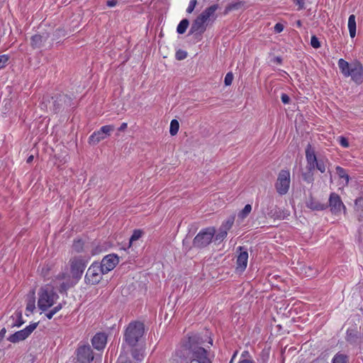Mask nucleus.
<instances>
[{
    "mask_svg": "<svg viewBox=\"0 0 363 363\" xmlns=\"http://www.w3.org/2000/svg\"><path fill=\"white\" fill-rule=\"evenodd\" d=\"M57 287V283L54 281L52 285L46 284L42 286L38 293V307L42 311H46L53 306L59 298L58 294L55 291Z\"/></svg>",
    "mask_w": 363,
    "mask_h": 363,
    "instance_id": "obj_1",
    "label": "nucleus"
},
{
    "mask_svg": "<svg viewBox=\"0 0 363 363\" xmlns=\"http://www.w3.org/2000/svg\"><path fill=\"white\" fill-rule=\"evenodd\" d=\"M337 65L344 77H350L357 84H361L363 82V65L359 61L354 60L349 63L341 58L338 60Z\"/></svg>",
    "mask_w": 363,
    "mask_h": 363,
    "instance_id": "obj_2",
    "label": "nucleus"
},
{
    "mask_svg": "<svg viewBox=\"0 0 363 363\" xmlns=\"http://www.w3.org/2000/svg\"><path fill=\"white\" fill-rule=\"evenodd\" d=\"M306 168L311 172L318 169L321 173H325L329 164V160L323 156L317 157L315 149L311 144L306 147Z\"/></svg>",
    "mask_w": 363,
    "mask_h": 363,
    "instance_id": "obj_3",
    "label": "nucleus"
},
{
    "mask_svg": "<svg viewBox=\"0 0 363 363\" xmlns=\"http://www.w3.org/2000/svg\"><path fill=\"white\" fill-rule=\"evenodd\" d=\"M145 328L143 323L139 321L131 322L128 325L124 339L125 342L130 347H134L143 337Z\"/></svg>",
    "mask_w": 363,
    "mask_h": 363,
    "instance_id": "obj_4",
    "label": "nucleus"
},
{
    "mask_svg": "<svg viewBox=\"0 0 363 363\" xmlns=\"http://www.w3.org/2000/svg\"><path fill=\"white\" fill-rule=\"evenodd\" d=\"M194 339V337H189L190 363H211L207 351L203 347L191 343Z\"/></svg>",
    "mask_w": 363,
    "mask_h": 363,
    "instance_id": "obj_5",
    "label": "nucleus"
},
{
    "mask_svg": "<svg viewBox=\"0 0 363 363\" xmlns=\"http://www.w3.org/2000/svg\"><path fill=\"white\" fill-rule=\"evenodd\" d=\"M48 103L49 108L54 113H58L71 106L72 98L66 94H60L52 96Z\"/></svg>",
    "mask_w": 363,
    "mask_h": 363,
    "instance_id": "obj_6",
    "label": "nucleus"
},
{
    "mask_svg": "<svg viewBox=\"0 0 363 363\" xmlns=\"http://www.w3.org/2000/svg\"><path fill=\"white\" fill-rule=\"evenodd\" d=\"M215 233L216 229L212 227L201 230L194 239V245L199 248L206 247L211 242Z\"/></svg>",
    "mask_w": 363,
    "mask_h": 363,
    "instance_id": "obj_7",
    "label": "nucleus"
},
{
    "mask_svg": "<svg viewBox=\"0 0 363 363\" xmlns=\"http://www.w3.org/2000/svg\"><path fill=\"white\" fill-rule=\"evenodd\" d=\"M290 172L288 169H281L277 177L275 188L279 195H285L290 187Z\"/></svg>",
    "mask_w": 363,
    "mask_h": 363,
    "instance_id": "obj_8",
    "label": "nucleus"
},
{
    "mask_svg": "<svg viewBox=\"0 0 363 363\" xmlns=\"http://www.w3.org/2000/svg\"><path fill=\"white\" fill-rule=\"evenodd\" d=\"M89 258L83 256L74 257L70 259L71 272L73 277L81 278L88 263Z\"/></svg>",
    "mask_w": 363,
    "mask_h": 363,
    "instance_id": "obj_9",
    "label": "nucleus"
},
{
    "mask_svg": "<svg viewBox=\"0 0 363 363\" xmlns=\"http://www.w3.org/2000/svg\"><path fill=\"white\" fill-rule=\"evenodd\" d=\"M105 274L102 268L99 266V263L94 262L89 267L86 273L85 280L89 284H96L99 283L102 279V275Z\"/></svg>",
    "mask_w": 363,
    "mask_h": 363,
    "instance_id": "obj_10",
    "label": "nucleus"
},
{
    "mask_svg": "<svg viewBox=\"0 0 363 363\" xmlns=\"http://www.w3.org/2000/svg\"><path fill=\"white\" fill-rule=\"evenodd\" d=\"M38 325V323H31L24 329L11 335L7 340L12 343H16L24 340L36 329Z\"/></svg>",
    "mask_w": 363,
    "mask_h": 363,
    "instance_id": "obj_11",
    "label": "nucleus"
},
{
    "mask_svg": "<svg viewBox=\"0 0 363 363\" xmlns=\"http://www.w3.org/2000/svg\"><path fill=\"white\" fill-rule=\"evenodd\" d=\"M329 207L332 213L337 216L342 211L345 213L346 207L344 205L340 196L336 193H331L329 197Z\"/></svg>",
    "mask_w": 363,
    "mask_h": 363,
    "instance_id": "obj_12",
    "label": "nucleus"
},
{
    "mask_svg": "<svg viewBox=\"0 0 363 363\" xmlns=\"http://www.w3.org/2000/svg\"><path fill=\"white\" fill-rule=\"evenodd\" d=\"M93 359V352L89 345H82L78 347L76 363H89Z\"/></svg>",
    "mask_w": 363,
    "mask_h": 363,
    "instance_id": "obj_13",
    "label": "nucleus"
},
{
    "mask_svg": "<svg viewBox=\"0 0 363 363\" xmlns=\"http://www.w3.org/2000/svg\"><path fill=\"white\" fill-rule=\"evenodd\" d=\"M118 262L119 259L117 255L114 254H110L103 258L101 262L99 264V266L104 270V273L107 274L108 272L115 268Z\"/></svg>",
    "mask_w": 363,
    "mask_h": 363,
    "instance_id": "obj_14",
    "label": "nucleus"
},
{
    "mask_svg": "<svg viewBox=\"0 0 363 363\" xmlns=\"http://www.w3.org/2000/svg\"><path fill=\"white\" fill-rule=\"evenodd\" d=\"M239 254L236 260V271L242 272L247 267L248 261V252L244 247H238Z\"/></svg>",
    "mask_w": 363,
    "mask_h": 363,
    "instance_id": "obj_15",
    "label": "nucleus"
},
{
    "mask_svg": "<svg viewBox=\"0 0 363 363\" xmlns=\"http://www.w3.org/2000/svg\"><path fill=\"white\" fill-rule=\"evenodd\" d=\"M206 26L207 23L198 16L191 26L189 35H201L203 33L206 29Z\"/></svg>",
    "mask_w": 363,
    "mask_h": 363,
    "instance_id": "obj_16",
    "label": "nucleus"
},
{
    "mask_svg": "<svg viewBox=\"0 0 363 363\" xmlns=\"http://www.w3.org/2000/svg\"><path fill=\"white\" fill-rule=\"evenodd\" d=\"M218 9V4H213L206 8L199 16L207 24L208 22H213L216 18V12Z\"/></svg>",
    "mask_w": 363,
    "mask_h": 363,
    "instance_id": "obj_17",
    "label": "nucleus"
},
{
    "mask_svg": "<svg viewBox=\"0 0 363 363\" xmlns=\"http://www.w3.org/2000/svg\"><path fill=\"white\" fill-rule=\"evenodd\" d=\"M24 323L22 316V312L16 311L12 314L6 321L8 328L20 327Z\"/></svg>",
    "mask_w": 363,
    "mask_h": 363,
    "instance_id": "obj_18",
    "label": "nucleus"
},
{
    "mask_svg": "<svg viewBox=\"0 0 363 363\" xmlns=\"http://www.w3.org/2000/svg\"><path fill=\"white\" fill-rule=\"evenodd\" d=\"M107 342V337L105 333H96L91 340L93 347L98 350H103Z\"/></svg>",
    "mask_w": 363,
    "mask_h": 363,
    "instance_id": "obj_19",
    "label": "nucleus"
},
{
    "mask_svg": "<svg viewBox=\"0 0 363 363\" xmlns=\"http://www.w3.org/2000/svg\"><path fill=\"white\" fill-rule=\"evenodd\" d=\"M335 169L337 174L338 175L340 179L341 180L340 184L342 185V186H347L350 177L347 174V170L340 166H337Z\"/></svg>",
    "mask_w": 363,
    "mask_h": 363,
    "instance_id": "obj_20",
    "label": "nucleus"
},
{
    "mask_svg": "<svg viewBox=\"0 0 363 363\" xmlns=\"http://www.w3.org/2000/svg\"><path fill=\"white\" fill-rule=\"evenodd\" d=\"M106 138L103 133L99 129L98 131L94 132L89 138V143L90 144H97L101 140H104Z\"/></svg>",
    "mask_w": 363,
    "mask_h": 363,
    "instance_id": "obj_21",
    "label": "nucleus"
},
{
    "mask_svg": "<svg viewBox=\"0 0 363 363\" xmlns=\"http://www.w3.org/2000/svg\"><path fill=\"white\" fill-rule=\"evenodd\" d=\"M348 29H349L350 37L352 38H354L356 35V21H355V16L353 14H352L349 16Z\"/></svg>",
    "mask_w": 363,
    "mask_h": 363,
    "instance_id": "obj_22",
    "label": "nucleus"
},
{
    "mask_svg": "<svg viewBox=\"0 0 363 363\" xmlns=\"http://www.w3.org/2000/svg\"><path fill=\"white\" fill-rule=\"evenodd\" d=\"M307 206L314 211H323L325 209L326 206L325 204H323L318 201L314 200L313 199H311L307 202Z\"/></svg>",
    "mask_w": 363,
    "mask_h": 363,
    "instance_id": "obj_23",
    "label": "nucleus"
},
{
    "mask_svg": "<svg viewBox=\"0 0 363 363\" xmlns=\"http://www.w3.org/2000/svg\"><path fill=\"white\" fill-rule=\"evenodd\" d=\"M354 206L355 211L357 216L359 217V220L363 218V198L359 197L356 199L354 201Z\"/></svg>",
    "mask_w": 363,
    "mask_h": 363,
    "instance_id": "obj_24",
    "label": "nucleus"
},
{
    "mask_svg": "<svg viewBox=\"0 0 363 363\" xmlns=\"http://www.w3.org/2000/svg\"><path fill=\"white\" fill-rule=\"evenodd\" d=\"M238 363H255L252 355L247 350H244L240 355Z\"/></svg>",
    "mask_w": 363,
    "mask_h": 363,
    "instance_id": "obj_25",
    "label": "nucleus"
},
{
    "mask_svg": "<svg viewBox=\"0 0 363 363\" xmlns=\"http://www.w3.org/2000/svg\"><path fill=\"white\" fill-rule=\"evenodd\" d=\"M189 25V21L186 18L182 20L179 22V25L177 26V32L179 34L184 33L186 32Z\"/></svg>",
    "mask_w": 363,
    "mask_h": 363,
    "instance_id": "obj_26",
    "label": "nucleus"
},
{
    "mask_svg": "<svg viewBox=\"0 0 363 363\" xmlns=\"http://www.w3.org/2000/svg\"><path fill=\"white\" fill-rule=\"evenodd\" d=\"M348 357L342 353H337L333 358L332 363H347Z\"/></svg>",
    "mask_w": 363,
    "mask_h": 363,
    "instance_id": "obj_27",
    "label": "nucleus"
},
{
    "mask_svg": "<svg viewBox=\"0 0 363 363\" xmlns=\"http://www.w3.org/2000/svg\"><path fill=\"white\" fill-rule=\"evenodd\" d=\"M43 37L40 35H34L31 38L30 44L33 48H38L42 45Z\"/></svg>",
    "mask_w": 363,
    "mask_h": 363,
    "instance_id": "obj_28",
    "label": "nucleus"
},
{
    "mask_svg": "<svg viewBox=\"0 0 363 363\" xmlns=\"http://www.w3.org/2000/svg\"><path fill=\"white\" fill-rule=\"evenodd\" d=\"M228 231V230H225V228L220 226L218 230V232L215 235V241L218 242H222L227 236Z\"/></svg>",
    "mask_w": 363,
    "mask_h": 363,
    "instance_id": "obj_29",
    "label": "nucleus"
},
{
    "mask_svg": "<svg viewBox=\"0 0 363 363\" xmlns=\"http://www.w3.org/2000/svg\"><path fill=\"white\" fill-rule=\"evenodd\" d=\"M63 307V303H59L56 306H55L50 311L45 313V316L48 319L52 318L54 315H55L57 312H59Z\"/></svg>",
    "mask_w": 363,
    "mask_h": 363,
    "instance_id": "obj_30",
    "label": "nucleus"
},
{
    "mask_svg": "<svg viewBox=\"0 0 363 363\" xmlns=\"http://www.w3.org/2000/svg\"><path fill=\"white\" fill-rule=\"evenodd\" d=\"M179 128V123L177 120L173 119L170 123L169 133L171 135L177 134Z\"/></svg>",
    "mask_w": 363,
    "mask_h": 363,
    "instance_id": "obj_31",
    "label": "nucleus"
},
{
    "mask_svg": "<svg viewBox=\"0 0 363 363\" xmlns=\"http://www.w3.org/2000/svg\"><path fill=\"white\" fill-rule=\"evenodd\" d=\"M252 206L250 204H247L245 206L244 208L239 213L238 218L241 220L245 218L251 212Z\"/></svg>",
    "mask_w": 363,
    "mask_h": 363,
    "instance_id": "obj_32",
    "label": "nucleus"
},
{
    "mask_svg": "<svg viewBox=\"0 0 363 363\" xmlns=\"http://www.w3.org/2000/svg\"><path fill=\"white\" fill-rule=\"evenodd\" d=\"M100 130L101 132L104 135L105 138H106L114 130V126L112 125H104L100 128Z\"/></svg>",
    "mask_w": 363,
    "mask_h": 363,
    "instance_id": "obj_33",
    "label": "nucleus"
},
{
    "mask_svg": "<svg viewBox=\"0 0 363 363\" xmlns=\"http://www.w3.org/2000/svg\"><path fill=\"white\" fill-rule=\"evenodd\" d=\"M84 242L81 240H74L72 248L74 251L79 252L83 250Z\"/></svg>",
    "mask_w": 363,
    "mask_h": 363,
    "instance_id": "obj_34",
    "label": "nucleus"
},
{
    "mask_svg": "<svg viewBox=\"0 0 363 363\" xmlns=\"http://www.w3.org/2000/svg\"><path fill=\"white\" fill-rule=\"evenodd\" d=\"M72 286V284L69 283V281H62L60 283V285H57V289H58L60 292H64L66 291L68 289H69Z\"/></svg>",
    "mask_w": 363,
    "mask_h": 363,
    "instance_id": "obj_35",
    "label": "nucleus"
},
{
    "mask_svg": "<svg viewBox=\"0 0 363 363\" xmlns=\"http://www.w3.org/2000/svg\"><path fill=\"white\" fill-rule=\"evenodd\" d=\"M234 220H235V218L234 216H231L230 218H228L221 225L222 228H225V230H229L233 225V223H234Z\"/></svg>",
    "mask_w": 363,
    "mask_h": 363,
    "instance_id": "obj_36",
    "label": "nucleus"
},
{
    "mask_svg": "<svg viewBox=\"0 0 363 363\" xmlns=\"http://www.w3.org/2000/svg\"><path fill=\"white\" fill-rule=\"evenodd\" d=\"M142 234L143 233L140 230H135L130 238V243H132L133 241L138 240L142 236Z\"/></svg>",
    "mask_w": 363,
    "mask_h": 363,
    "instance_id": "obj_37",
    "label": "nucleus"
},
{
    "mask_svg": "<svg viewBox=\"0 0 363 363\" xmlns=\"http://www.w3.org/2000/svg\"><path fill=\"white\" fill-rule=\"evenodd\" d=\"M9 60V55H0V69L6 67Z\"/></svg>",
    "mask_w": 363,
    "mask_h": 363,
    "instance_id": "obj_38",
    "label": "nucleus"
},
{
    "mask_svg": "<svg viewBox=\"0 0 363 363\" xmlns=\"http://www.w3.org/2000/svg\"><path fill=\"white\" fill-rule=\"evenodd\" d=\"M311 45L313 48L315 49L319 48L320 47V41L315 35L311 36Z\"/></svg>",
    "mask_w": 363,
    "mask_h": 363,
    "instance_id": "obj_39",
    "label": "nucleus"
},
{
    "mask_svg": "<svg viewBox=\"0 0 363 363\" xmlns=\"http://www.w3.org/2000/svg\"><path fill=\"white\" fill-rule=\"evenodd\" d=\"M132 355L137 361H141L143 359V353L136 349L132 350Z\"/></svg>",
    "mask_w": 363,
    "mask_h": 363,
    "instance_id": "obj_40",
    "label": "nucleus"
},
{
    "mask_svg": "<svg viewBox=\"0 0 363 363\" xmlns=\"http://www.w3.org/2000/svg\"><path fill=\"white\" fill-rule=\"evenodd\" d=\"M187 57V52L184 50H179L176 52V58L178 60H184Z\"/></svg>",
    "mask_w": 363,
    "mask_h": 363,
    "instance_id": "obj_41",
    "label": "nucleus"
},
{
    "mask_svg": "<svg viewBox=\"0 0 363 363\" xmlns=\"http://www.w3.org/2000/svg\"><path fill=\"white\" fill-rule=\"evenodd\" d=\"M233 80V74L231 72H228L226 74L225 79H224V83L226 86H230Z\"/></svg>",
    "mask_w": 363,
    "mask_h": 363,
    "instance_id": "obj_42",
    "label": "nucleus"
},
{
    "mask_svg": "<svg viewBox=\"0 0 363 363\" xmlns=\"http://www.w3.org/2000/svg\"><path fill=\"white\" fill-rule=\"evenodd\" d=\"M196 4H197V1L196 0H190L189 6H188V7L186 9V12L188 13H192L193 11L194 10L195 7H196Z\"/></svg>",
    "mask_w": 363,
    "mask_h": 363,
    "instance_id": "obj_43",
    "label": "nucleus"
},
{
    "mask_svg": "<svg viewBox=\"0 0 363 363\" xmlns=\"http://www.w3.org/2000/svg\"><path fill=\"white\" fill-rule=\"evenodd\" d=\"M117 363H132V362L128 359L126 354L121 353L118 357Z\"/></svg>",
    "mask_w": 363,
    "mask_h": 363,
    "instance_id": "obj_44",
    "label": "nucleus"
},
{
    "mask_svg": "<svg viewBox=\"0 0 363 363\" xmlns=\"http://www.w3.org/2000/svg\"><path fill=\"white\" fill-rule=\"evenodd\" d=\"M338 141L340 143V145L343 147H349V143L346 138L343 136H340L338 138Z\"/></svg>",
    "mask_w": 363,
    "mask_h": 363,
    "instance_id": "obj_45",
    "label": "nucleus"
},
{
    "mask_svg": "<svg viewBox=\"0 0 363 363\" xmlns=\"http://www.w3.org/2000/svg\"><path fill=\"white\" fill-rule=\"evenodd\" d=\"M284 25L281 23H277L275 24L274 27V32L277 33H279L283 31L284 30Z\"/></svg>",
    "mask_w": 363,
    "mask_h": 363,
    "instance_id": "obj_46",
    "label": "nucleus"
},
{
    "mask_svg": "<svg viewBox=\"0 0 363 363\" xmlns=\"http://www.w3.org/2000/svg\"><path fill=\"white\" fill-rule=\"evenodd\" d=\"M281 99L283 104H287L290 101V98L286 94H282L281 96Z\"/></svg>",
    "mask_w": 363,
    "mask_h": 363,
    "instance_id": "obj_47",
    "label": "nucleus"
},
{
    "mask_svg": "<svg viewBox=\"0 0 363 363\" xmlns=\"http://www.w3.org/2000/svg\"><path fill=\"white\" fill-rule=\"evenodd\" d=\"M35 308V304L34 301H31L30 303H28L26 306V311L29 312H33Z\"/></svg>",
    "mask_w": 363,
    "mask_h": 363,
    "instance_id": "obj_48",
    "label": "nucleus"
},
{
    "mask_svg": "<svg viewBox=\"0 0 363 363\" xmlns=\"http://www.w3.org/2000/svg\"><path fill=\"white\" fill-rule=\"evenodd\" d=\"M303 179L306 182H307L308 183H312L313 182V176L312 175H306V174H304L303 175Z\"/></svg>",
    "mask_w": 363,
    "mask_h": 363,
    "instance_id": "obj_49",
    "label": "nucleus"
},
{
    "mask_svg": "<svg viewBox=\"0 0 363 363\" xmlns=\"http://www.w3.org/2000/svg\"><path fill=\"white\" fill-rule=\"evenodd\" d=\"M117 4L116 0H108L106 2V5L109 7H113Z\"/></svg>",
    "mask_w": 363,
    "mask_h": 363,
    "instance_id": "obj_50",
    "label": "nucleus"
},
{
    "mask_svg": "<svg viewBox=\"0 0 363 363\" xmlns=\"http://www.w3.org/2000/svg\"><path fill=\"white\" fill-rule=\"evenodd\" d=\"M128 127L127 123H123L121 126L118 128L119 131H124Z\"/></svg>",
    "mask_w": 363,
    "mask_h": 363,
    "instance_id": "obj_51",
    "label": "nucleus"
},
{
    "mask_svg": "<svg viewBox=\"0 0 363 363\" xmlns=\"http://www.w3.org/2000/svg\"><path fill=\"white\" fill-rule=\"evenodd\" d=\"M33 160V155H30L28 157L27 159V162L28 163H30Z\"/></svg>",
    "mask_w": 363,
    "mask_h": 363,
    "instance_id": "obj_52",
    "label": "nucleus"
},
{
    "mask_svg": "<svg viewBox=\"0 0 363 363\" xmlns=\"http://www.w3.org/2000/svg\"><path fill=\"white\" fill-rule=\"evenodd\" d=\"M6 333V328H3L1 332H0V335H4V333Z\"/></svg>",
    "mask_w": 363,
    "mask_h": 363,
    "instance_id": "obj_53",
    "label": "nucleus"
},
{
    "mask_svg": "<svg viewBox=\"0 0 363 363\" xmlns=\"http://www.w3.org/2000/svg\"><path fill=\"white\" fill-rule=\"evenodd\" d=\"M238 351H236L234 354L233 355L232 358L234 359L235 356L237 355Z\"/></svg>",
    "mask_w": 363,
    "mask_h": 363,
    "instance_id": "obj_54",
    "label": "nucleus"
},
{
    "mask_svg": "<svg viewBox=\"0 0 363 363\" xmlns=\"http://www.w3.org/2000/svg\"><path fill=\"white\" fill-rule=\"evenodd\" d=\"M297 25H298V26H301V21H298L297 22Z\"/></svg>",
    "mask_w": 363,
    "mask_h": 363,
    "instance_id": "obj_55",
    "label": "nucleus"
},
{
    "mask_svg": "<svg viewBox=\"0 0 363 363\" xmlns=\"http://www.w3.org/2000/svg\"><path fill=\"white\" fill-rule=\"evenodd\" d=\"M62 279H65V274H62Z\"/></svg>",
    "mask_w": 363,
    "mask_h": 363,
    "instance_id": "obj_56",
    "label": "nucleus"
},
{
    "mask_svg": "<svg viewBox=\"0 0 363 363\" xmlns=\"http://www.w3.org/2000/svg\"><path fill=\"white\" fill-rule=\"evenodd\" d=\"M233 359H233V358H232V359H231V360H230V363H232V362H233Z\"/></svg>",
    "mask_w": 363,
    "mask_h": 363,
    "instance_id": "obj_57",
    "label": "nucleus"
}]
</instances>
